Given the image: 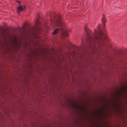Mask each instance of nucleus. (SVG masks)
Instances as JSON below:
<instances>
[{
	"label": "nucleus",
	"mask_w": 127,
	"mask_h": 127,
	"mask_svg": "<svg viewBox=\"0 0 127 127\" xmlns=\"http://www.w3.org/2000/svg\"><path fill=\"white\" fill-rule=\"evenodd\" d=\"M61 16H59L58 19L56 21L55 20V19L54 20V24L55 26L56 27L60 26L62 27V28L61 29H57L54 31L52 34L54 35L57 33L59 30H62L61 31L62 33V35L64 36H67V33L66 31L65 25L61 20Z\"/></svg>",
	"instance_id": "f257e3e1"
},
{
	"label": "nucleus",
	"mask_w": 127,
	"mask_h": 127,
	"mask_svg": "<svg viewBox=\"0 0 127 127\" xmlns=\"http://www.w3.org/2000/svg\"><path fill=\"white\" fill-rule=\"evenodd\" d=\"M95 39H98L99 42H100V40H101L103 41L104 39H105L106 38V36L102 32H101L99 33L98 37H97L95 36Z\"/></svg>",
	"instance_id": "f03ea898"
},
{
	"label": "nucleus",
	"mask_w": 127,
	"mask_h": 127,
	"mask_svg": "<svg viewBox=\"0 0 127 127\" xmlns=\"http://www.w3.org/2000/svg\"><path fill=\"white\" fill-rule=\"evenodd\" d=\"M26 6L25 5H20L17 8V12H21L24 10Z\"/></svg>",
	"instance_id": "7ed1b4c3"
},
{
	"label": "nucleus",
	"mask_w": 127,
	"mask_h": 127,
	"mask_svg": "<svg viewBox=\"0 0 127 127\" xmlns=\"http://www.w3.org/2000/svg\"><path fill=\"white\" fill-rule=\"evenodd\" d=\"M38 19H37L36 22L35 23V25L36 26L35 29L36 30V31L37 30L39 31H40L41 30V29L39 26H38Z\"/></svg>",
	"instance_id": "20e7f679"
},
{
	"label": "nucleus",
	"mask_w": 127,
	"mask_h": 127,
	"mask_svg": "<svg viewBox=\"0 0 127 127\" xmlns=\"http://www.w3.org/2000/svg\"><path fill=\"white\" fill-rule=\"evenodd\" d=\"M103 111L102 109H100L96 111L95 112L99 115H101L102 114Z\"/></svg>",
	"instance_id": "39448f33"
},
{
	"label": "nucleus",
	"mask_w": 127,
	"mask_h": 127,
	"mask_svg": "<svg viewBox=\"0 0 127 127\" xmlns=\"http://www.w3.org/2000/svg\"><path fill=\"white\" fill-rule=\"evenodd\" d=\"M102 21L103 24H104V26H105V23L106 22V19L104 16H103V17Z\"/></svg>",
	"instance_id": "423d86ee"
},
{
	"label": "nucleus",
	"mask_w": 127,
	"mask_h": 127,
	"mask_svg": "<svg viewBox=\"0 0 127 127\" xmlns=\"http://www.w3.org/2000/svg\"><path fill=\"white\" fill-rule=\"evenodd\" d=\"M119 103L118 101L116 102L113 104V106L117 108H118L119 107Z\"/></svg>",
	"instance_id": "0eeeda50"
},
{
	"label": "nucleus",
	"mask_w": 127,
	"mask_h": 127,
	"mask_svg": "<svg viewBox=\"0 0 127 127\" xmlns=\"http://www.w3.org/2000/svg\"><path fill=\"white\" fill-rule=\"evenodd\" d=\"M50 24L51 25H52L53 24V21L52 20L50 19Z\"/></svg>",
	"instance_id": "6e6552de"
},
{
	"label": "nucleus",
	"mask_w": 127,
	"mask_h": 127,
	"mask_svg": "<svg viewBox=\"0 0 127 127\" xmlns=\"http://www.w3.org/2000/svg\"><path fill=\"white\" fill-rule=\"evenodd\" d=\"M73 107L74 108H78V106L76 105H74L73 106Z\"/></svg>",
	"instance_id": "1a4fd4ad"
},
{
	"label": "nucleus",
	"mask_w": 127,
	"mask_h": 127,
	"mask_svg": "<svg viewBox=\"0 0 127 127\" xmlns=\"http://www.w3.org/2000/svg\"><path fill=\"white\" fill-rule=\"evenodd\" d=\"M17 2L18 3H20V2L19 1H17Z\"/></svg>",
	"instance_id": "9d476101"
},
{
	"label": "nucleus",
	"mask_w": 127,
	"mask_h": 127,
	"mask_svg": "<svg viewBox=\"0 0 127 127\" xmlns=\"http://www.w3.org/2000/svg\"><path fill=\"white\" fill-rule=\"evenodd\" d=\"M85 29H86V32L87 33V32H87V31H87V30L86 29V28H85Z\"/></svg>",
	"instance_id": "9b49d317"
}]
</instances>
